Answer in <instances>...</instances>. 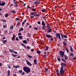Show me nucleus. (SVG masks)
<instances>
[{"label": "nucleus", "instance_id": "de8ad7c7", "mask_svg": "<svg viewBox=\"0 0 76 76\" xmlns=\"http://www.w3.org/2000/svg\"><path fill=\"white\" fill-rule=\"evenodd\" d=\"M71 56H73V53H72L70 54Z\"/></svg>", "mask_w": 76, "mask_h": 76}, {"label": "nucleus", "instance_id": "58836bf2", "mask_svg": "<svg viewBox=\"0 0 76 76\" xmlns=\"http://www.w3.org/2000/svg\"><path fill=\"white\" fill-rule=\"evenodd\" d=\"M66 50L67 52L68 53H69V50H69V49H68L67 48H66Z\"/></svg>", "mask_w": 76, "mask_h": 76}, {"label": "nucleus", "instance_id": "4c0bfd02", "mask_svg": "<svg viewBox=\"0 0 76 76\" xmlns=\"http://www.w3.org/2000/svg\"><path fill=\"white\" fill-rule=\"evenodd\" d=\"M13 6V4H11L10 5V7H12V6Z\"/></svg>", "mask_w": 76, "mask_h": 76}, {"label": "nucleus", "instance_id": "c85d7f7f", "mask_svg": "<svg viewBox=\"0 0 76 76\" xmlns=\"http://www.w3.org/2000/svg\"><path fill=\"white\" fill-rule=\"evenodd\" d=\"M20 23L19 22H18L16 26H20Z\"/></svg>", "mask_w": 76, "mask_h": 76}, {"label": "nucleus", "instance_id": "2f4dec72", "mask_svg": "<svg viewBox=\"0 0 76 76\" xmlns=\"http://www.w3.org/2000/svg\"><path fill=\"white\" fill-rule=\"evenodd\" d=\"M10 52V53H13V50H12L11 49H10L9 50Z\"/></svg>", "mask_w": 76, "mask_h": 76}, {"label": "nucleus", "instance_id": "6ab92c4d", "mask_svg": "<svg viewBox=\"0 0 76 76\" xmlns=\"http://www.w3.org/2000/svg\"><path fill=\"white\" fill-rule=\"evenodd\" d=\"M2 42L4 44H6V42H7V41L6 40H2Z\"/></svg>", "mask_w": 76, "mask_h": 76}, {"label": "nucleus", "instance_id": "37998d69", "mask_svg": "<svg viewBox=\"0 0 76 76\" xmlns=\"http://www.w3.org/2000/svg\"><path fill=\"white\" fill-rule=\"evenodd\" d=\"M42 26V29H44V28H45V26Z\"/></svg>", "mask_w": 76, "mask_h": 76}, {"label": "nucleus", "instance_id": "f704fd0d", "mask_svg": "<svg viewBox=\"0 0 76 76\" xmlns=\"http://www.w3.org/2000/svg\"><path fill=\"white\" fill-rule=\"evenodd\" d=\"M2 20L3 22H6V20L2 19Z\"/></svg>", "mask_w": 76, "mask_h": 76}, {"label": "nucleus", "instance_id": "052dcab7", "mask_svg": "<svg viewBox=\"0 0 76 76\" xmlns=\"http://www.w3.org/2000/svg\"><path fill=\"white\" fill-rule=\"evenodd\" d=\"M73 59L74 60H76V57H74L73 58Z\"/></svg>", "mask_w": 76, "mask_h": 76}, {"label": "nucleus", "instance_id": "0eeeda50", "mask_svg": "<svg viewBox=\"0 0 76 76\" xmlns=\"http://www.w3.org/2000/svg\"><path fill=\"white\" fill-rule=\"evenodd\" d=\"M34 4H40V2H38V1L37 0L36 1L34 2Z\"/></svg>", "mask_w": 76, "mask_h": 76}, {"label": "nucleus", "instance_id": "338daca9", "mask_svg": "<svg viewBox=\"0 0 76 76\" xmlns=\"http://www.w3.org/2000/svg\"><path fill=\"white\" fill-rule=\"evenodd\" d=\"M13 3H14V4H16V1H15L13 2Z\"/></svg>", "mask_w": 76, "mask_h": 76}, {"label": "nucleus", "instance_id": "cd10ccee", "mask_svg": "<svg viewBox=\"0 0 76 76\" xmlns=\"http://www.w3.org/2000/svg\"><path fill=\"white\" fill-rule=\"evenodd\" d=\"M37 54H41V51L39 50H38L37 51Z\"/></svg>", "mask_w": 76, "mask_h": 76}, {"label": "nucleus", "instance_id": "49530a36", "mask_svg": "<svg viewBox=\"0 0 76 76\" xmlns=\"http://www.w3.org/2000/svg\"><path fill=\"white\" fill-rule=\"evenodd\" d=\"M19 67H20V66H18V65L15 66V68H19Z\"/></svg>", "mask_w": 76, "mask_h": 76}, {"label": "nucleus", "instance_id": "79ce46f5", "mask_svg": "<svg viewBox=\"0 0 76 76\" xmlns=\"http://www.w3.org/2000/svg\"><path fill=\"white\" fill-rule=\"evenodd\" d=\"M11 12L12 13H16V12H15V11H14V10L12 11Z\"/></svg>", "mask_w": 76, "mask_h": 76}, {"label": "nucleus", "instance_id": "1a4fd4ad", "mask_svg": "<svg viewBox=\"0 0 76 76\" xmlns=\"http://www.w3.org/2000/svg\"><path fill=\"white\" fill-rule=\"evenodd\" d=\"M52 32V29L50 28L48 29V31L47 32L48 33H50V32Z\"/></svg>", "mask_w": 76, "mask_h": 76}, {"label": "nucleus", "instance_id": "473e14b6", "mask_svg": "<svg viewBox=\"0 0 76 76\" xmlns=\"http://www.w3.org/2000/svg\"><path fill=\"white\" fill-rule=\"evenodd\" d=\"M27 56L28 57H29V58H32V56H31L30 55H27Z\"/></svg>", "mask_w": 76, "mask_h": 76}, {"label": "nucleus", "instance_id": "7c9ffc66", "mask_svg": "<svg viewBox=\"0 0 76 76\" xmlns=\"http://www.w3.org/2000/svg\"><path fill=\"white\" fill-rule=\"evenodd\" d=\"M36 10H37V9L35 8L31 9L32 11H33V12H35V11H36Z\"/></svg>", "mask_w": 76, "mask_h": 76}, {"label": "nucleus", "instance_id": "4be33fe9", "mask_svg": "<svg viewBox=\"0 0 76 76\" xmlns=\"http://www.w3.org/2000/svg\"><path fill=\"white\" fill-rule=\"evenodd\" d=\"M26 20H24V21L22 23V25H24L25 23L26 22Z\"/></svg>", "mask_w": 76, "mask_h": 76}, {"label": "nucleus", "instance_id": "5fc2aeb1", "mask_svg": "<svg viewBox=\"0 0 76 76\" xmlns=\"http://www.w3.org/2000/svg\"><path fill=\"white\" fill-rule=\"evenodd\" d=\"M37 23L39 25H40L41 24V22H40V21H38V22H37Z\"/></svg>", "mask_w": 76, "mask_h": 76}, {"label": "nucleus", "instance_id": "680f3d73", "mask_svg": "<svg viewBox=\"0 0 76 76\" xmlns=\"http://www.w3.org/2000/svg\"><path fill=\"white\" fill-rule=\"evenodd\" d=\"M31 51L32 52H33V51H34V49H32L31 50Z\"/></svg>", "mask_w": 76, "mask_h": 76}, {"label": "nucleus", "instance_id": "dca6fc26", "mask_svg": "<svg viewBox=\"0 0 76 76\" xmlns=\"http://www.w3.org/2000/svg\"><path fill=\"white\" fill-rule=\"evenodd\" d=\"M47 27L48 29H50V28H51V27H50V26L49 24H47Z\"/></svg>", "mask_w": 76, "mask_h": 76}, {"label": "nucleus", "instance_id": "69168bd1", "mask_svg": "<svg viewBox=\"0 0 76 76\" xmlns=\"http://www.w3.org/2000/svg\"><path fill=\"white\" fill-rule=\"evenodd\" d=\"M48 69L46 68H45V71H48Z\"/></svg>", "mask_w": 76, "mask_h": 76}, {"label": "nucleus", "instance_id": "864d4df0", "mask_svg": "<svg viewBox=\"0 0 76 76\" xmlns=\"http://www.w3.org/2000/svg\"><path fill=\"white\" fill-rule=\"evenodd\" d=\"M43 19H47V16H45L43 17Z\"/></svg>", "mask_w": 76, "mask_h": 76}, {"label": "nucleus", "instance_id": "c9c22d12", "mask_svg": "<svg viewBox=\"0 0 76 76\" xmlns=\"http://www.w3.org/2000/svg\"><path fill=\"white\" fill-rule=\"evenodd\" d=\"M19 38L20 39H22V38H23V37H22V36H19Z\"/></svg>", "mask_w": 76, "mask_h": 76}, {"label": "nucleus", "instance_id": "13d9d810", "mask_svg": "<svg viewBox=\"0 0 76 76\" xmlns=\"http://www.w3.org/2000/svg\"><path fill=\"white\" fill-rule=\"evenodd\" d=\"M18 4H15V7H18Z\"/></svg>", "mask_w": 76, "mask_h": 76}, {"label": "nucleus", "instance_id": "9b49d317", "mask_svg": "<svg viewBox=\"0 0 76 76\" xmlns=\"http://www.w3.org/2000/svg\"><path fill=\"white\" fill-rule=\"evenodd\" d=\"M23 43H24V44H28V42H27V41L25 40H23Z\"/></svg>", "mask_w": 76, "mask_h": 76}, {"label": "nucleus", "instance_id": "5701e85b", "mask_svg": "<svg viewBox=\"0 0 76 76\" xmlns=\"http://www.w3.org/2000/svg\"><path fill=\"white\" fill-rule=\"evenodd\" d=\"M64 57H65V60H67L68 58L67 56L66 55H64Z\"/></svg>", "mask_w": 76, "mask_h": 76}, {"label": "nucleus", "instance_id": "0e129e2a", "mask_svg": "<svg viewBox=\"0 0 76 76\" xmlns=\"http://www.w3.org/2000/svg\"><path fill=\"white\" fill-rule=\"evenodd\" d=\"M57 75H60V73H59V72H57Z\"/></svg>", "mask_w": 76, "mask_h": 76}, {"label": "nucleus", "instance_id": "a211bd4d", "mask_svg": "<svg viewBox=\"0 0 76 76\" xmlns=\"http://www.w3.org/2000/svg\"><path fill=\"white\" fill-rule=\"evenodd\" d=\"M57 59L59 61H61V59H60V58L59 57V56L57 57Z\"/></svg>", "mask_w": 76, "mask_h": 76}, {"label": "nucleus", "instance_id": "bb28decb", "mask_svg": "<svg viewBox=\"0 0 76 76\" xmlns=\"http://www.w3.org/2000/svg\"><path fill=\"white\" fill-rule=\"evenodd\" d=\"M5 18H7L9 16V15H8V13H7L5 15Z\"/></svg>", "mask_w": 76, "mask_h": 76}, {"label": "nucleus", "instance_id": "ea45409f", "mask_svg": "<svg viewBox=\"0 0 76 76\" xmlns=\"http://www.w3.org/2000/svg\"><path fill=\"white\" fill-rule=\"evenodd\" d=\"M23 28H22L21 29L20 28L19 30V31H23Z\"/></svg>", "mask_w": 76, "mask_h": 76}, {"label": "nucleus", "instance_id": "4d7b16f0", "mask_svg": "<svg viewBox=\"0 0 76 76\" xmlns=\"http://www.w3.org/2000/svg\"><path fill=\"white\" fill-rule=\"evenodd\" d=\"M14 53H15V54H18V52H17L15 51L14 52Z\"/></svg>", "mask_w": 76, "mask_h": 76}, {"label": "nucleus", "instance_id": "f8f14e48", "mask_svg": "<svg viewBox=\"0 0 76 76\" xmlns=\"http://www.w3.org/2000/svg\"><path fill=\"white\" fill-rule=\"evenodd\" d=\"M15 34H14L13 35V37H12V38L11 39L12 41H13L15 40Z\"/></svg>", "mask_w": 76, "mask_h": 76}, {"label": "nucleus", "instance_id": "6e6d98bb", "mask_svg": "<svg viewBox=\"0 0 76 76\" xmlns=\"http://www.w3.org/2000/svg\"><path fill=\"white\" fill-rule=\"evenodd\" d=\"M16 41H18L19 40V39H18V37H16Z\"/></svg>", "mask_w": 76, "mask_h": 76}, {"label": "nucleus", "instance_id": "4468645a", "mask_svg": "<svg viewBox=\"0 0 76 76\" xmlns=\"http://www.w3.org/2000/svg\"><path fill=\"white\" fill-rule=\"evenodd\" d=\"M37 60L36 59H34V63L35 64H37Z\"/></svg>", "mask_w": 76, "mask_h": 76}, {"label": "nucleus", "instance_id": "2eb2a0df", "mask_svg": "<svg viewBox=\"0 0 76 76\" xmlns=\"http://www.w3.org/2000/svg\"><path fill=\"white\" fill-rule=\"evenodd\" d=\"M42 26H45V22H44V21H42Z\"/></svg>", "mask_w": 76, "mask_h": 76}, {"label": "nucleus", "instance_id": "8fccbe9b", "mask_svg": "<svg viewBox=\"0 0 76 76\" xmlns=\"http://www.w3.org/2000/svg\"><path fill=\"white\" fill-rule=\"evenodd\" d=\"M34 29H35V30H38V28L37 27H35L34 28Z\"/></svg>", "mask_w": 76, "mask_h": 76}, {"label": "nucleus", "instance_id": "c756f323", "mask_svg": "<svg viewBox=\"0 0 76 76\" xmlns=\"http://www.w3.org/2000/svg\"><path fill=\"white\" fill-rule=\"evenodd\" d=\"M41 11L42 12H46V10L43 9Z\"/></svg>", "mask_w": 76, "mask_h": 76}, {"label": "nucleus", "instance_id": "bf43d9fd", "mask_svg": "<svg viewBox=\"0 0 76 76\" xmlns=\"http://www.w3.org/2000/svg\"><path fill=\"white\" fill-rule=\"evenodd\" d=\"M44 54L45 55H47V53H46V52H45L44 53Z\"/></svg>", "mask_w": 76, "mask_h": 76}, {"label": "nucleus", "instance_id": "3c124183", "mask_svg": "<svg viewBox=\"0 0 76 76\" xmlns=\"http://www.w3.org/2000/svg\"><path fill=\"white\" fill-rule=\"evenodd\" d=\"M21 75H25V72H23L21 74Z\"/></svg>", "mask_w": 76, "mask_h": 76}, {"label": "nucleus", "instance_id": "20e7f679", "mask_svg": "<svg viewBox=\"0 0 76 76\" xmlns=\"http://www.w3.org/2000/svg\"><path fill=\"white\" fill-rule=\"evenodd\" d=\"M60 34L61 36V37L62 38V39L64 38V37L65 38H67V36L66 35H64V34L63 35V34H61V33H60Z\"/></svg>", "mask_w": 76, "mask_h": 76}, {"label": "nucleus", "instance_id": "a18cd8bd", "mask_svg": "<svg viewBox=\"0 0 76 76\" xmlns=\"http://www.w3.org/2000/svg\"><path fill=\"white\" fill-rule=\"evenodd\" d=\"M30 15H34V12H31L30 13Z\"/></svg>", "mask_w": 76, "mask_h": 76}, {"label": "nucleus", "instance_id": "ddd939ff", "mask_svg": "<svg viewBox=\"0 0 76 76\" xmlns=\"http://www.w3.org/2000/svg\"><path fill=\"white\" fill-rule=\"evenodd\" d=\"M8 73H7V76H10V70H9L7 71Z\"/></svg>", "mask_w": 76, "mask_h": 76}, {"label": "nucleus", "instance_id": "423d86ee", "mask_svg": "<svg viewBox=\"0 0 76 76\" xmlns=\"http://www.w3.org/2000/svg\"><path fill=\"white\" fill-rule=\"evenodd\" d=\"M64 52L63 51H61L60 52V56L62 57H64Z\"/></svg>", "mask_w": 76, "mask_h": 76}, {"label": "nucleus", "instance_id": "f3484780", "mask_svg": "<svg viewBox=\"0 0 76 76\" xmlns=\"http://www.w3.org/2000/svg\"><path fill=\"white\" fill-rule=\"evenodd\" d=\"M48 48H49V47L48 46H47L45 49V51H47L48 50Z\"/></svg>", "mask_w": 76, "mask_h": 76}, {"label": "nucleus", "instance_id": "603ef678", "mask_svg": "<svg viewBox=\"0 0 76 76\" xmlns=\"http://www.w3.org/2000/svg\"><path fill=\"white\" fill-rule=\"evenodd\" d=\"M30 18H31V19H33V18H34V16H31L30 17Z\"/></svg>", "mask_w": 76, "mask_h": 76}, {"label": "nucleus", "instance_id": "aec40b11", "mask_svg": "<svg viewBox=\"0 0 76 76\" xmlns=\"http://www.w3.org/2000/svg\"><path fill=\"white\" fill-rule=\"evenodd\" d=\"M34 16H35L36 17H37V16H39V14L35 13L34 14Z\"/></svg>", "mask_w": 76, "mask_h": 76}, {"label": "nucleus", "instance_id": "412c9836", "mask_svg": "<svg viewBox=\"0 0 76 76\" xmlns=\"http://www.w3.org/2000/svg\"><path fill=\"white\" fill-rule=\"evenodd\" d=\"M14 28V27L13 26V25H12L10 27V29H13Z\"/></svg>", "mask_w": 76, "mask_h": 76}, {"label": "nucleus", "instance_id": "c03bdc74", "mask_svg": "<svg viewBox=\"0 0 76 76\" xmlns=\"http://www.w3.org/2000/svg\"><path fill=\"white\" fill-rule=\"evenodd\" d=\"M19 73H22V70H20L19 71Z\"/></svg>", "mask_w": 76, "mask_h": 76}, {"label": "nucleus", "instance_id": "e2e57ef3", "mask_svg": "<svg viewBox=\"0 0 76 76\" xmlns=\"http://www.w3.org/2000/svg\"><path fill=\"white\" fill-rule=\"evenodd\" d=\"M18 35H22V34H21V33H19L18 34Z\"/></svg>", "mask_w": 76, "mask_h": 76}, {"label": "nucleus", "instance_id": "6e6552de", "mask_svg": "<svg viewBox=\"0 0 76 76\" xmlns=\"http://www.w3.org/2000/svg\"><path fill=\"white\" fill-rule=\"evenodd\" d=\"M6 4V3L5 2H3V3L0 4V6H4Z\"/></svg>", "mask_w": 76, "mask_h": 76}, {"label": "nucleus", "instance_id": "393cba45", "mask_svg": "<svg viewBox=\"0 0 76 76\" xmlns=\"http://www.w3.org/2000/svg\"><path fill=\"white\" fill-rule=\"evenodd\" d=\"M11 55H12V56H13V57H16V56H17V55H15L13 54H11Z\"/></svg>", "mask_w": 76, "mask_h": 76}, {"label": "nucleus", "instance_id": "a878e982", "mask_svg": "<svg viewBox=\"0 0 76 76\" xmlns=\"http://www.w3.org/2000/svg\"><path fill=\"white\" fill-rule=\"evenodd\" d=\"M63 43L64 45V46H66V45H67V44H66V42H63Z\"/></svg>", "mask_w": 76, "mask_h": 76}, {"label": "nucleus", "instance_id": "7ed1b4c3", "mask_svg": "<svg viewBox=\"0 0 76 76\" xmlns=\"http://www.w3.org/2000/svg\"><path fill=\"white\" fill-rule=\"evenodd\" d=\"M56 38H59V39H61V37H60V34L59 33H56Z\"/></svg>", "mask_w": 76, "mask_h": 76}, {"label": "nucleus", "instance_id": "09e8293b", "mask_svg": "<svg viewBox=\"0 0 76 76\" xmlns=\"http://www.w3.org/2000/svg\"><path fill=\"white\" fill-rule=\"evenodd\" d=\"M16 19L17 20H20V18H17Z\"/></svg>", "mask_w": 76, "mask_h": 76}, {"label": "nucleus", "instance_id": "e433bc0d", "mask_svg": "<svg viewBox=\"0 0 76 76\" xmlns=\"http://www.w3.org/2000/svg\"><path fill=\"white\" fill-rule=\"evenodd\" d=\"M26 48L27 49H28V50H29V49L31 48L29 46H28Z\"/></svg>", "mask_w": 76, "mask_h": 76}, {"label": "nucleus", "instance_id": "72a5a7b5", "mask_svg": "<svg viewBox=\"0 0 76 76\" xmlns=\"http://www.w3.org/2000/svg\"><path fill=\"white\" fill-rule=\"evenodd\" d=\"M21 45H22V46H23V47H24L25 48H26V46H25V45H24V44H23V43H21Z\"/></svg>", "mask_w": 76, "mask_h": 76}, {"label": "nucleus", "instance_id": "39448f33", "mask_svg": "<svg viewBox=\"0 0 76 76\" xmlns=\"http://www.w3.org/2000/svg\"><path fill=\"white\" fill-rule=\"evenodd\" d=\"M26 62L27 64L28 65V66H32V64H31V63H30L28 60H26Z\"/></svg>", "mask_w": 76, "mask_h": 76}, {"label": "nucleus", "instance_id": "f03ea898", "mask_svg": "<svg viewBox=\"0 0 76 76\" xmlns=\"http://www.w3.org/2000/svg\"><path fill=\"white\" fill-rule=\"evenodd\" d=\"M23 70L26 73H28L31 72V69L28 66L24 67Z\"/></svg>", "mask_w": 76, "mask_h": 76}, {"label": "nucleus", "instance_id": "f257e3e1", "mask_svg": "<svg viewBox=\"0 0 76 76\" xmlns=\"http://www.w3.org/2000/svg\"><path fill=\"white\" fill-rule=\"evenodd\" d=\"M61 65L62 66H61L60 70V73L61 74V75L63 76L64 73V70L63 69V68H64V66H66V65L64 63H61Z\"/></svg>", "mask_w": 76, "mask_h": 76}, {"label": "nucleus", "instance_id": "9d476101", "mask_svg": "<svg viewBox=\"0 0 76 76\" xmlns=\"http://www.w3.org/2000/svg\"><path fill=\"white\" fill-rule=\"evenodd\" d=\"M46 37H47V38H52V36H51V35H48V34H46Z\"/></svg>", "mask_w": 76, "mask_h": 76}, {"label": "nucleus", "instance_id": "b1692460", "mask_svg": "<svg viewBox=\"0 0 76 76\" xmlns=\"http://www.w3.org/2000/svg\"><path fill=\"white\" fill-rule=\"evenodd\" d=\"M70 50L71 52H73V48H72V46H70Z\"/></svg>", "mask_w": 76, "mask_h": 76}, {"label": "nucleus", "instance_id": "a19ab883", "mask_svg": "<svg viewBox=\"0 0 76 76\" xmlns=\"http://www.w3.org/2000/svg\"><path fill=\"white\" fill-rule=\"evenodd\" d=\"M6 27H7V25H6L3 26V28H6Z\"/></svg>", "mask_w": 76, "mask_h": 76}, {"label": "nucleus", "instance_id": "774afa93", "mask_svg": "<svg viewBox=\"0 0 76 76\" xmlns=\"http://www.w3.org/2000/svg\"><path fill=\"white\" fill-rule=\"evenodd\" d=\"M47 56L46 55H43V57H46Z\"/></svg>", "mask_w": 76, "mask_h": 76}]
</instances>
